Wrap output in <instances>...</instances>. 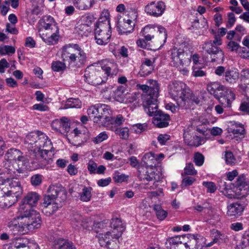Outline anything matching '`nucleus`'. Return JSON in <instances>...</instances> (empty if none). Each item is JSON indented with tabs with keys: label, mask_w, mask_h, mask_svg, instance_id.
Listing matches in <instances>:
<instances>
[{
	"label": "nucleus",
	"mask_w": 249,
	"mask_h": 249,
	"mask_svg": "<svg viewBox=\"0 0 249 249\" xmlns=\"http://www.w3.org/2000/svg\"><path fill=\"white\" fill-rule=\"evenodd\" d=\"M239 78V71L234 68H228L224 75V81L230 84H235Z\"/></svg>",
	"instance_id": "26"
},
{
	"label": "nucleus",
	"mask_w": 249,
	"mask_h": 249,
	"mask_svg": "<svg viewBox=\"0 0 249 249\" xmlns=\"http://www.w3.org/2000/svg\"><path fill=\"white\" fill-rule=\"evenodd\" d=\"M196 181V179L194 178L187 177L184 178L181 183L182 187H187L188 186L192 185Z\"/></svg>",
	"instance_id": "59"
},
{
	"label": "nucleus",
	"mask_w": 249,
	"mask_h": 249,
	"mask_svg": "<svg viewBox=\"0 0 249 249\" xmlns=\"http://www.w3.org/2000/svg\"><path fill=\"white\" fill-rule=\"evenodd\" d=\"M83 217L80 214L76 213L73 215L71 218V224L72 226L76 230L82 228Z\"/></svg>",
	"instance_id": "36"
},
{
	"label": "nucleus",
	"mask_w": 249,
	"mask_h": 249,
	"mask_svg": "<svg viewBox=\"0 0 249 249\" xmlns=\"http://www.w3.org/2000/svg\"><path fill=\"white\" fill-rule=\"evenodd\" d=\"M32 109L40 111H46L49 110V107L47 105L44 104H36L33 106Z\"/></svg>",
	"instance_id": "62"
},
{
	"label": "nucleus",
	"mask_w": 249,
	"mask_h": 249,
	"mask_svg": "<svg viewBox=\"0 0 249 249\" xmlns=\"http://www.w3.org/2000/svg\"><path fill=\"white\" fill-rule=\"evenodd\" d=\"M65 62L59 60L53 61L51 64V68L54 72H63L67 69Z\"/></svg>",
	"instance_id": "38"
},
{
	"label": "nucleus",
	"mask_w": 249,
	"mask_h": 249,
	"mask_svg": "<svg viewBox=\"0 0 249 249\" xmlns=\"http://www.w3.org/2000/svg\"><path fill=\"white\" fill-rule=\"evenodd\" d=\"M147 84L148 85L138 84L137 87L143 92L142 99L144 111L148 115L154 116L160 111L158 110L157 104L160 85L157 81L152 79L149 80Z\"/></svg>",
	"instance_id": "2"
},
{
	"label": "nucleus",
	"mask_w": 249,
	"mask_h": 249,
	"mask_svg": "<svg viewBox=\"0 0 249 249\" xmlns=\"http://www.w3.org/2000/svg\"><path fill=\"white\" fill-rule=\"evenodd\" d=\"M18 219L24 220L28 232L41 226V217L39 212L36 210H26L23 205L18 208Z\"/></svg>",
	"instance_id": "9"
},
{
	"label": "nucleus",
	"mask_w": 249,
	"mask_h": 249,
	"mask_svg": "<svg viewBox=\"0 0 249 249\" xmlns=\"http://www.w3.org/2000/svg\"><path fill=\"white\" fill-rule=\"evenodd\" d=\"M184 141L187 145L191 147H198L201 145L203 139L197 136L193 130L188 128L184 132Z\"/></svg>",
	"instance_id": "19"
},
{
	"label": "nucleus",
	"mask_w": 249,
	"mask_h": 249,
	"mask_svg": "<svg viewBox=\"0 0 249 249\" xmlns=\"http://www.w3.org/2000/svg\"><path fill=\"white\" fill-rule=\"evenodd\" d=\"M153 210L157 218L160 220H163L167 216V212L164 210L160 205H155Z\"/></svg>",
	"instance_id": "40"
},
{
	"label": "nucleus",
	"mask_w": 249,
	"mask_h": 249,
	"mask_svg": "<svg viewBox=\"0 0 249 249\" xmlns=\"http://www.w3.org/2000/svg\"><path fill=\"white\" fill-rule=\"evenodd\" d=\"M128 176L116 172L113 174V179L116 183H122L127 180Z\"/></svg>",
	"instance_id": "50"
},
{
	"label": "nucleus",
	"mask_w": 249,
	"mask_h": 249,
	"mask_svg": "<svg viewBox=\"0 0 249 249\" xmlns=\"http://www.w3.org/2000/svg\"><path fill=\"white\" fill-rule=\"evenodd\" d=\"M156 154L152 152L146 153L143 157V160L146 164V167H155L157 163Z\"/></svg>",
	"instance_id": "32"
},
{
	"label": "nucleus",
	"mask_w": 249,
	"mask_h": 249,
	"mask_svg": "<svg viewBox=\"0 0 249 249\" xmlns=\"http://www.w3.org/2000/svg\"><path fill=\"white\" fill-rule=\"evenodd\" d=\"M203 186L207 188V191L210 193H213L216 190L215 184L212 181H203Z\"/></svg>",
	"instance_id": "52"
},
{
	"label": "nucleus",
	"mask_w": 249,
	"mask_h": 249,
	"mask_svg": "<svg viewBox=\"0 0 249 249\" xmlns=\"http://www.w3.org/2000/svg\"><path fill=\"white\" fill-rule=\"evenodd\" d=\"M5 183L9 187L8 193L13 194L18 196L22 192L20 182L17 178H7L5 180Z\"/></svg>",
	"instance_id": "23"
},
{
	"label": "nucleus",
	"mask_w": 249,
	"mask_h": 249,
	"mask_svg": "<svg viewBox=\"0 0 249 249\" xmlns=\"http://www.w3.org/2000/svg\"><path fill=\"white\" fill-rule=\"evenodd\" d=\"M118 65L113 60H104L100 68L102 69L105 76H107V79L110 75H116L118 72Z\"/></svg>",
	"instance_id": "21"
},
{
	"label": "nucleus",
	"mask_w": 249,
	"mask_h": 249,
	"mask_svg": "<svg viewBox=\"0 0 249 249\" xmlns=\"http://www.w3.org/2000/svg\"><path fill=\"white\" fill-rule=\"evenodd\" d=\"M81 102L76 98H70L66 102L64 106V108L68 109L70 108H80L81 107Z\"/></svg>",
	"instance_id": "41"
},
{
	"label": "nucleus",
	"mask_w": 249,
	"mask_h": 249,
	"mask_svg": "<svg viewBox=\"0 0 249 249\" xmlns=\"http://www.w3.org/2000/svg\"><path fill=\"white\" fill-rule=\"evenodd\" d=\"M243 182V178L241 177H239L237 179L236 184H232V183H227V182H224L223 184L221 185V188L222 190H225L229 189L235 188L236 186H240L242 184Z\"/></svg>",
	"instance_id": "45"
},
{
	"label": "nucleus",
	"mask_w": 249,
	"mask_h": 249,
	"mask_svg": "<svg viewBox=\"0 0 249 249\" xmlns=\"http://www.w3.org/2000/svg\"><path fill=\"white\" fill-rule=\"evenodd\" d=\"M231 132L234 135H238L244 137L245 129L244 125L240 123H234L231 128Z\"/></svg>",
	"instance_id": "35"
},
{
	"label": "nucleus",
	"mask_w": 249,
	"mask_h": 249,
	"mask_svg": "<svg viewBox=\"0 0 249 249\" xmlns=\"http://www.w3.org/2000/svg\"><path fill=\"white\" fill-rule=\"evenodd\" d=\"M202 49L211 55L212 62H222L224 58L223 52L218 47L214 46L210 40L205 42L202 45Z\"/></svg>",
	"instance_id": "15"
},
{
	"label": "nucleus",
	"mask_w": 249,
	"mask_h": 249,
	"mask_svg": "<svg viewBox=\"0 0 249 249\" xmlns=\"http://www.w3.org/2000/svg\"><path fill=\"white\" fill-rule=\"evenodd\" d=\"M153 70L147 67H145L144 65H141L139 74L141 77H145L150 74Z\"/></svg>",
	"instance_id": "57"
},
{
	"label": "nucleus",
	"mask_w": 249,
	"mask_h": 249,
	"mask_svg": "<svg viewBox=\"0 0 249 249\" xmlns=\"http://www.w3.org/2000/svg\"><path fill=\"white\" fill-rule=\"evenodd\" d=\"M220 103L227 107H230L231 102L235 99V94L231 89L224 86V89L219 92V98Z\"/></svg>",
	"instance_id": "22"
},
{
	"label": "nucleus",
	"mask_w": 249,
	"mask_h": 249,
	"mask_svg": "<svg viewBox=\"0 0 249 249\" xmlns=\"http://www.w3.org/2000/svg\"><path fill=\"white\" fill-rule=\"evenodd\" d=\"M25 144L30 150L29 160L32 164H45L48 153L53 147L49 137L44 133L36 131L29 133L25 138Z\"/></svg>",
	"instance_id": "1"
},
{
	"label": "nucleus",
	"mask_w": 249,
	"mask_h": 249,
	"mask_svg": "<svg viewBox=\"0 0 249 249\" xmlns=\"http://www.w3.org/2000/svg\"><path fill=\"white\" fill-rule=\"evenodd\" d=\"M108 135L105 131L102 132L99 134L93 140L96 143H100L108 138Z\"/></svg>",
	"instance_id": "58"
},
{
	"label": "nucleus",
	"mask_w": 249,
	"mask_h": 249,
	"mask_svg": "<svg viewBox=\"0 0 249 249\" xmlns=\"http://www.w3.org/2000/svg\"><path fill=\"white\" fill-rule=\"evenodd\" d=\"M109 13L104 10L95 25L94 35L96 43L99 45H106L110 41L111 36Z\"/></svg>",
	"instance_id": "7"
},
{
	"label": "nucleus",
	"mask_w": 249,
	"mask_h": 249,
	"mask_svg": "<svg viewBox=\"0 0 249 249\" xmlns=\"http://www.w3.org/2000/svg\"><path fill=\"white\" fill-rule=\"evenodd\" d=\"M29 244V241L27 238H18L12 242V246L17 249L24 248Z\"/></svg>",
	"instance_id": "42"
},
{
	"label": "nucleus",
	"mask_w": 249,
	"mask_h": 249,
	"mask_svg": "<svg viewBox=\"0 0 249 249\" xmlns=\"http://www.w3.org/2000/svg\"><path fill=\"white\" fill-rule=\"evenodd\" d=\"M241 80L246 84H249V69H244L241 71Z\"/></svg>",
	"instance_id": "63"
},
{
	"label": "nucleus",
	"mask_w": 249,
	"mask_h": 249,
	"mask_svg": "<svg viewBox=\"0 0 249 249\" xmlns=\"http://www.w3.org/2000/svg\"><path fill=\"white\" fill-rule=\"evenodd\" d=\"M38 33L43 41L49 45L57 43L59 29L54 18L50 15L43 16L38 22Z\"/></svg>",
	"instance_id": "4"
},
{
	"label": "nucleus",
	"mask_w": 249,
	"mask_h": 249,
	"mask_svg": "<svg viewBox=\"0 0 249 249\" xmlns=\"http://www.w3.org/2000/svg\"><path fill=\"white\" fill-rule=\"evenodd\" d=\"M194 161L196 165L201 166L203 165L204 161V156L199 152H196L194 155Z\"/></svg>",
	"instance_id": "51"
},
{
	"label": "nucleus",
	"mask_w": 249,
	"mask_h": 249,
	"mask_svg": "<svg viewBox=\"0 0 249 249\" xmlns=\"http://www.w3.org/2000/svg\"><path fill=\"white\" fill-rule=\"evenodd\" d=\"M138 176L141 180L153 182V186L149 188L153 189L157 187L156 182H158L159 176L156 172L155 167H145L139 169Z\"/></svg>",
	"instance_id": "14"
},
{
	"label": "nucleus",
	"mask_w": 249,
	"mask_h": 249,
	"mask_svg": "<svg viewBox=\"0 0 249 249\" xmlns=\"http://www.w3.org/2000/svg\"><path fill=\"white\" fill-rule=\"evenodd\" d=\"M59 120L60 124V131L62 130L67 132L69 131L70 128L69 120L66 117H63Z\"/></svg>",
	"instance_id": "47"
},
{
	"label": "nucleus",
	"mask_w": 249,
	"mask_h": 249,
	"mask_svg": "<svg viewBox=\"0 0 249 249\" xmlns=\"http://www.w3.org/2000/svg\"><path fill=\"white\" fill-rule=\"evenodd\" d=\"M66 197V193L64 189L54 187L51 188L50 194L43 198L42 212L47 216L53 214L61 207L60 203Z\"/></svg>",
	"instance_id": "5"
},
{
	"label": "nucleus",
	"mask_w": 249,
	"mask_h": 249,
	"mask_svg": "<svg viewBox=\"0 0 249 249\" xmlns=\"http://www.w3.org/2000/svg\"><path fill=\"white\" fill-rule=\"evenodd\" d=\"M121 232L108 231L99 235V243L102 247L109 249H118Z\"/></svg>",
	"instance_id": "13"
},
{
	"label": "nucleus",
	"mask_w": 249,
	"mask_h": 249,
	"mask_svg": "<svg viewBox=\"0 0 249 249\" xmlns=\"http://www.w3.org/2000/svg\"><path fill=\"white\" fill-rule=\"evenodd\" d=\"M57 249H76L73 244L68 240H60L58 242Z\"/></svg>",
	"instance_id": "43"
},
{
	"label": "nucleus",
	"mask_w": 249,
	"mask_h": 249,
	"mask_svg": "<svg viewBox=\"0 0 249 249\" xmlns=\"http://www.w3.org/2000/svg\"><path fill=\"white\" fill-rule=\"evenodd\" d=\"M190 93V97L189 98L188 103L184 106H181V107L186 109L189 107L193 103H195L196 104H198L199 103L200 100L199 98L193 94L191 90Z\"/></svg>",
	"instance_id": "48"
},
{
	"label": "nucleus",
	"mask_w": 249,
	"mask_h": 249,
	"mask_svg": "<svg viewBox=\"0 0 249 249\" xmlns=\"http://www.w3.org/2000/svg\"><path fill=\"white\" fill-rule=\"evenodd\" d=\"M170 120V117L168 114L160 111L154 116L153 123L157 127L163 128L169 125Z\"/></svg>",
	"instance_id": "24"
},
{
	"label": "nucleus",
	"mask_w": 249,
	"mask_h": 249,
	"mask_svg": "<svg viewBox=\"0 0 249 249\" xmlns=\"http://www.w3.org/2000/svg\"><path fill=\"white\" fill-rule=\"evenodd\" d=\"M74 5L79 10H85L89 9L93 4V0H74Z\"/></svg>",
	"instance_id": "33"
},
{
	"label": "nucleus",
	"mask_w": 249,
	"mask_h": 249,
	"mask_svg": "<svg viewBox=\"0 0 249 249\" xmlns=\"http://www.w3.org/2000/svg\"><path fill=\"white\" fill-rule=\"evenodd\" d=\"M135 21L128 17L120 18L117 22V28L120 35L130 34L134 29Z\"/></svg>",
	"instance_id": "18"
},
{
	"label": "nucleus",
	"mask_w": 249,
	"mask_h": 249,
	"mask_svg": "<svg viewBox=\"0 0 249 249\" xmlns=\"http://www.w3.org/2000/svg\"><path fill=\"white\" fill-rule=\"evenodd\" d=\"M5 158L8 161H18V162L22 161L24 159L20 151L14 148L9 149L5 154Z\"/></svg>",
	"instance_id": "28"
},
{
	"label": "nucleus",
	"mask_w": 249,
	"mask_h": 249,
	"mask_svg": "<svg viewBox=\"0 0 249 249\" xmlns=\"http://www.w3.org/2000/svg\"><path fill=\"white\" fill-rule=\"evenodd\" d=\"M83 20L84 21V24L81 26L82 27H89L94 20V18L92 15H87L82 17Z\"/></svg>",
	"instance_id": "55"
},
{
	"label": "nucleus",
	"mask_w": 249,
	"mask_h": 249,
	"mask_svg": "<svg viewBox=\"0 0 249 249\" xmlns=\"http://www.w3.org/2000/svg\"><path fill=\"white\" fill-rule=\"evenodd\" d=\"M184 171V173L181 174L182 176L186 175L195 176L197 173V171L194 168L193 164L191 162L186 163Z\"/></svg>",
	"instance_id": "44"
},
{
	"label": "nucleus",
	"mask_w": 249,
	"mask_h": 249,
	"mask_svg": "<svg viewBox=\"0 0 249 249\" xmlns=\"http://www.w3.org/2000/svg\"><path fill=\"white\" fill-rule=\"evenodd\" d=\"M211 235L214 237V238H213V241L211 242L205 244L206 247L212 246L214 243L218 242L220 239H223V238L224 237V235L222 234L219 231L214 229L211 231Z\"/></svg>",
	"instance_id": "39"
},
{
	"label": "nucleus",
	"mask_w": 249,
	"mask_h": 249,
	"mask_svg": "<svg viewBox=\"0 0 249 249\" xmlns=\"http://www.w3.org/2000/svg\"><path fill=\"white\" fill-rule=\"evenodd\" d=\"M168 90L169 95L176 101L178 106H184L188 103L191 95L190 89L185 83L177 81H172L168 86Z\"/></svg>",
	"instance_id": "8"
},
{
	"label": "nucleus",
	"mask_w": 249,
	"mask_h": 249,
	"mask_svg": "<svg viewBox=\"0 0 249 249\" xmlns=\"http://www.w3.org/2000/svg\"><path fill=\"white\" fill-rule=\"evenodd\" d=\"M225 158L226 162L228 164L232 165L235 162V159L233 154L231 152H226L225 154Z\"/></svg>",
	"instance_id": "60"
},
{
	"label": "nucleus",
	"mask_w": 249,
	"mask_h": 249,
	"mask_svg": "<svg viewBox=\"0 0 249 249\" xmlns=\"http://www.w3.org/2000/svg\"><path fill=\"white\" fill-rule=\"evenodd\" d=\"M227 214L231 217L240 216L244 210L243 205L239 202L232 203L227 206Z\"/></svg>",
	"instance_id": "27"
},
{
	"label": "nucleus",
	"mask_w": 249,
	"mask_h": 249,
	"mask_svg": "<svg viewBox=\"0 0 249 249\" xmlns=\"http://www.w3.org/2000/svg\"><path fill=\"white\" fill-rule=\"evenodd\" d=\"M92 188L91 187L84 186L82 192L79 194L80 199L83 202H88L90 200L91 197V191Z\"/></svg>",
	"instance_id": "37"
},
{
	"label": "nucleus",
	"mask_w": 249,
	"mask_h": 249,
	"mask_svg": "<svg viewBox=\"0 0 249 249\" xmlns=\"http://www.w3.org/2000/svg\"><path fill=\"white\" fill-rule=\"evenodd\" d=\"M228 21L227 24V27L228 28H231L235 23L236 18L234 14L232 13H229L228 15Z\"/></svg>",
	"instance_id": "64"
},
{
	"label": "nucleus",
	"mask_w": 249,
	"mask_h": 249,
	"mask_svg": "<svg viewBox=\"0 0 249 249\" xmlns=\"http://www.w3.org/2000/svg\"><path fill=\"white\" fill-rule=\"evenodd\" d=\"M133 129L136 134H141L147 130L148 124L147 123L136 124L133 125Z\"/></svg>",
	"instance_id": "46"
},
{
	"label": "nucleus",
	"mask_w": 249,
	"mask_h": 249,
	"mask_svg": "<svg viewBox=\"0 0 249 249\" xmlns=\"http://www.w3.org/2000/svg\"><path fill=\"white\" fill-rule=\"evenodd\" d=\"M166 7L165 3L162 1H152L145 6L144 11L148 15L158 18L163 14Z\"/></svg>",
	"instance_id": "17"
},
{
	"label": "nucleus",
	"mask_w": 249,
	"mask_h": 249,
	"mask_svg": "<svg viewBox=\"0 0 249 249\" xmlns=\"http://www.w3.org/2000/svg\"><path fill=\"white\" fill-rule=\"evenodd\" d=\"M61 58L67 62L68 68L76 70L83 68L87 61L85 51L77 44H69L60 49Z\"/></svg>",
	"instance_id": "3"
},
{
	"label": "nucleus",
	"mask_w": 249,
	"mask_h": 249,
	"mask_svg": "<svg viewBox=\"0 0 249 249\" xmlns=\"http://www.w3.org/2000/svg\"><path fill=\"white\" fill-rule=\"evenodd\" d=\"M207 89L209 92L217 99L219 98V92L224 89V86L219 82H214L208 84Z\"/></svg>",
	"instance_id": "30"
},
{
	"label": "nucleus",
	"mask_w": 249,
	"mask_h": 249,
	"mask_svg": "<svg viewBox=\"0 0 249 249\" xmlns=\"http://www.w3.org/2000/svg\"><path fill=\"white\" fill-rule=\"evenodd\" d=\"M39 199L40 196L37 193L34 192H29L22 199L21 204H20L19 208L23 205L25 210H34L28 208L27 205L31 207L36 206Z\"/></svg>",
	"instance_id": "20"
},
{
	"label": "nucleus",
	"mask_w": 249,
	"mask_h": 249,
	"mask_svg": "<svg viewBox=\"0 0 249 249\" xmlns=\"http://www.w3.org/2000/svg\"><path fill=\"white\" fill-rule=\"evenodd\" d=\"M111 121V126H120L125 121V119L124 118V117L121 115L119 114L114 119H112L109 121Z\"/></svg>",
	"instance_id": "54"
},
{
	"label": "nucleus",
	"mask_w": 249,
	"mask_h": 249,
	"mask_svg": "<svg viewBox=\"0 0 249 249\" xmlns=\"http://www.w3.org/2000/svg\"><path fill=\"white\" fill-rule=\"evenodd\" d=\"M85 81L88 84L96 86L105 83L107 80L103 71L100 67H88L84 74Z\"/></svg>",
	"instance_id": "12"
},
{
	"label": "nucleus",
	"mask_w": 249,
	"mask_h": 249,
	"mask_svg": "<svg viewBox=\"0 0 249 249\" xmlns=\"http://www.w3.org/2000/svg\"><path fill=\"white\" fill-rule=\"evenodd\" d=\"M110 111V107L106 104H97L90 107L87 113L89 118H92L94 123H103L106 120L109 122L111 117L108 115Z\"/></svg>",
	"instance_id": "10"
},
{
	"label": "nucleus",
	"mask_w": 249,
	"mask_h": 249,
	"mask_svg": "<svg viewBox=\"0 0 249 249\" xmlns=\"http://www.w3.org/2000/svg\"><path fill=\"white\" fill-rule=\"evenodd\" d=\"M109 129L114 131L121 139L126 140L129 138V130L127 127H118L116 126H110Z\"/></svg>",
	"instance_id": "31"
},
{
	"label": "nucleus",
	"mask_w": 249,
	"mask_h": 249,
	"mask_svg": "<svg viewBox=\"0 0 249 249\" xmlns=\"http://www.w3.org/2000/svg\"><path fill=\"white\" fill-rule=\"evenodd\" d=\"M43 176L39 174H36L32 176L31 178V183L34 186H38L41 184L42 181Z\"/></svg>",
	"instance_id": "53"
},
{
	"label": "nucleus",
	"mask_w": 249,
	"mask_h": 249,
	"mask_svg": "<svg viewBox=\"0 0 249 249\" xmlns=\"http://www.w3.org/2000/svg\"><path fill=\"white\" fill-rule=\"evenodd\" d=\"M140 35L147 41L152 40L154 38L162 40L164 43L167 39V33L164 27L161 25H146L140 32Z\"/></svg>",
	"instance_id": "11"
},
{
	"label": "nucleus",
	"mask_w": 249,
	"mask_h": 249,
	"mask_svg": "<svg viewBox=\"0 0 249 249\" xmlns=\"http://www.w3.org/2000/svg\"><path fill=\"white\" fill-rule=\"evenodd\" d=\"M110 226L112 230L110 231H115L116 233L118 232H121V236L123 233L124 230V227L122 226V221L120 218H113L111 220Z\"/></svg>",
	"instance_id": "34"
},
{
	"label": "nucleus",
	"mask_w": 249,
	"mask_h": 249,
	"mask_svg": "<svg viewBox=\"0 0 249 249\" xmlns=\"http://www.w3.org/2000/svg\"><path fill=\"white\" fill-rule=\"evenodd\" d=\"M192 70V75L194 77H202L206 75V71H203L201 68L194 66Z\"/></svg>",
	"instance_id": "56"
},
{
	"label": "nucleus",
	"mask_w": 249,
	"mask_h": 249,
	"mask_svg": "<svg viewBox=\"0 0 249 249\" xmlns=\"http://www.w3.org/2000/svg\"><path fill=\"white\" fill-rule=\"evenodd\" d=\"M10 234L13 235H20L28 232V229L24 220L18 219V215L8 223Z\"/></svg>",
	"instance_id": "16"
},
{
	"label": "nucleus",
	"mask_w": 249,
	"mask_h": 249,
	"mask_svg": "<svg viewBox=\"0 0 249 249\" xmlns=\"http://www.w3.org/2000/svg\"><path fill=\"white\" fill-rule=\"evenodd\" d=\"M190 45L186 43H182L179 48H174L170 50V59L171 65L182 71L186 74L188 71L184 66H188L191 62V55L190 54Z\"/></svg>",
	"instance_id": "6"
},
{
	"label": "nucleus",
	"mask_w": 249,
	"mask_h": 249,
	"mask_svg": "<svg viewBox=\"0 0 249 249\" xmlns=\"http://www.w3.org/2000/svg\"><path fill=\"white\" fill-rule=\"evenodd\" d=\"M18 196L8 193V191L4 193L0 196V208L2 209L8 208L13 205L18 201Z\"/></svg>",
	"instance_id": "25"
},
{
	"label": "nucleus",
	"mask_w": 249,
	"mask_h": 249,
	"mask_svg": "<svg viewBox=\"0 0 249 249\" xmlns=\"http://www.w3.org/2000/svg\"><path fill=\"white\" fill-rule=\"evenodd\" d=\"M87 169L91 175L95 174L100 175L105 173L106 168L103 165H100L97 167V164L91 160L87 163Z\"/></svg>",
	"instance_id": "29"
},
{
	"label": "nucleus",
	"mask_w": 249,
	"mask_h": 249,
	"mask_svg": "<svg viewBox=\"0 0 249 249\" xmlns=\"http://www.w3.org/2000/svg\"><path fill=\"white\" fill-rule=\"evenodd\" d=\"M82 226L84 229L90 230L92 229V226L93 225V222L89 218H83L82 222Z\"/></svg>",
	"instance_id": "61"
},
{
	"label": "nucleus",
	"mask_w": 249,
	"mask_h": 249,
	"mask_svg": "<svg viewBox=\"0 0 249 249\" xmlns=\"http://www.w3.org/2000/svg\"><path fill=\"white\" fill-rule=\"evenodd\" d=\"M15 53V49L11 46L4 45L0 46V53L1 55L9 54Z\"/></svg>",
	"instance_id": "49"
}]
</instances>
